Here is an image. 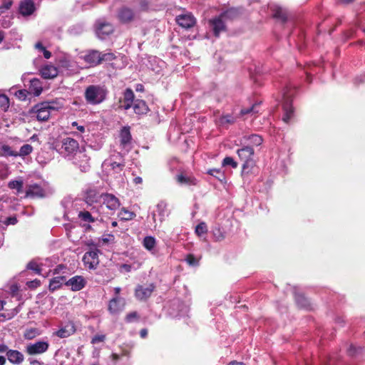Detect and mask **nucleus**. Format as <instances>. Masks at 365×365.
<instances>
[{"instance_id": "obj_1", "label": "nucleus", "mask_w": 365, "mask_h": 365, "mask_svg": "<svg viewBox=\"0 0 365 365\" xmlns=\"http://www.w3.org/2000/svg\"><path fill=\"white\" fill-rule=\"evenodd\" d=\"M60 153L68 160L79 167L82 172L88 170V158L87 155L81 152L79 148V143L71 138H65L61 141Z\"/></svg>"}, {"instance_id": "obj_2", "label": "nucleus", "mask_w": 365, "mask_h": 365, "mask_svg": "<svg viewBox=\"0 0 365 365\" xmlns=\"http://www.w3.org/2000/svg\"><path fill=\"white\" fill-rule=\"evenodd\" d=\"M107 94L108 91L104 86L91 85L86 88L84 97L87 103L95 106L103 103Z\"/></svg>"}, {"instance_id": "obj_3", "label": "nucleus", "mask_w": 365, "mask_h": 365, "mask_svg": "<svg viewBox=\"0 0 365 365\" xmlns=\"http://www.w3.org/2000/svg\"><path fill=\"white\" fill-rule=\"evenodd\" d=\"M63 108V104L60 102H43L36 105L34 110L36 113V118L39 121L47 120L52 112L57 111Z\"/></svg>"}, {"instance_id": "obj_4", "label": "nucleus", "mask_w": 365, "mask_h": 365, "mask_svg": "<svg viewBox=\"0 0 365 365\" xmlns=\"http://www.w3.org/2000/svg\"><path fill=\"white\" fill-rule=\"evenodd\" d=\"M294 89L290 86H286L282 91V108L284 114L282 120L289 123L294 115V108L292 105Z\"/></svg>"}, {"instance_id": "obj_5", "label": "nucleus", "mask_w": 365, "mask_h": 365, "mask_svg": "<svg viewBox=\"0 0 365 365\" xmlns=\"http://www.w3.org/2000/svg\"><path fill=\"white\" fill-rule=\"evenodd\" d=\"M237 154L240 158L244 160L242 175V176H245L246 174H248L252 171V169L255 165V163L252 159L254 155V150L250 146H245L241 149H239L237 150Z\"/></svg>"}, {"instance_id": "obj_6", "label": "nucleus", "mask_w": 365, "mask_h": 365, "mask_svg": "<svg viewBox=\"0 0 365 365\" xmlns=\"http://www.w3.org/2000/svg\"><path fill=\"white\" fill-rule=\"evenodd\" d=\"M58 68L66 74L78 72L80 66L70 55L63 53L59 56L56 60Z\"/></svg>"}, {"instance_id": "obj_7", "label": "nucleus", "mask_w": 365, "mask_h": 365, "mask_svg": "<svg viewBox=\"0 0 365 365\" xmlns=\"http://www.w3.org/2000/svg\"><path fill=\"white\" fill-rule=\"evenodd\" d=\"M101 251L97 248H91L83 257L84 266L88 269H96L99 264L98 255Z\"/></svg>"}, {"instance_id": "obj_8", "label": "nucleus", "mask_w": 365, "mask_h": 365, "mask_svg": "<svg viewBox=\"0 0 365 365\" xmlns=\"http://www.w3.org/2000/svg\"><path fill=\"white\" fill-rule=\"evenodd\" d=\"M95 31L98 38L105 39L113 32L114 27L106 20L99 19L95 24Z\"/></svg>"}, {"instance_id": "obj_9", "label": "nucleus", "mask_w": 365, "mask_h": 365, "mask_svg": "<svg viewBox=\"0 0 365 365\" xmlns=\"http://www.w3.org/2000/svg\"><path fill=\"white\" fill-rule=\"evenodd\" d=\"M85 202L91 210L99 209L101 205V195L95 190H89L85 195Z\"/></svg>"}, {"instance_id": "obj_10", "label": "nucleus", "mask_w": 365, "mask_h": 365, "mask_svg": "<svg viewBox=\"0 0 365 365\" xmlns=\"http://www.w3.org/2000/svg\"><path fill=\"white\" fill-rule=\"evenodd\" d=\"M49 347L46 341H38L34 343H29L26 346V351L29 355H36L45 353Z\"/></svg>"}, {"instance_id": "obj_11", "label": "nucleus", "mask_w": 365, "mask_h": 365, "mask_svg": "<svg viewBox=\"0 0 365 365\" xmlns=\"http://www.w3.org/2000/svg\"><path fill=\"white\" fill-rule=\"evenodd\" d=\"M131 134L128 127H123L120 133V146L125 153H128L131 148Z\"/></svg>"}, {"instance_id": "obj_12", "label": "nucleus", "mask_w": 365, "mask_h": 365, "mask_svg": "<svg viewBox=\"0 0 365 365\" xmlns=\"http://www.w3.org/2000/svg\"><path fill=\"white\" fill-rule=\"evenodd\" d=\"M178 24L184 29H190L192 27L195 23V19L191 13H184L176 17Z\"/></svg>"}, {"instance_id": "obj_13", "label": "nucleus", "mask_w": 365, "mask_h": 365, "mask_svg": "<svg viewBox=\"0 0 365 365\" xmlns=\"http://www.w3.org/2000/svg\"><path fill=\"white\" fill-rule=\"evenodd\" d=\"M125 305V299L123 297H113L108 303V311L112 314L122 312Z\"/></svg>"}, {"instance_id": "obj_14", "label": "nucleus", "mask_w": 365, "mask_h": 365, "mask_svg": "<svg viewBox=\"0 0 365 365\" xmlns=\"http://www.w3.org/2000/svg\"><path fill=\"white\" fill-rule=\"evenodd\" d=\"M169 212L168 210L167 204L161 201L156 205L155 210L153 213V218L155 222L157 220L162 222L168 216Z\"/></svg>"}, {"instance_id": "obj_15", "label": "nucleus", "mask_w": 365, "mask_h": 365, "mask_svg": "<svg viewBox=\"0 0 365 365\" xmlns=\"http://www.w3.org/2000/svg\"><path fill=\"white\" fill-rule=\"evenodd\" d=\"M101 203L110 210H116L120 207L119 200L112 194H101Z\"/></svg>"}, {"instance_id": "obj_16", "label": "nucleus", "mask_w": 365, "mask_h": 365, "mask_svg": "<svg viewBox=\"0 0 365 365\" xmlns=\"http://www.w3.org/2000/svg\"><path fill=\"white\" fill-rule=\"evenodd\" d=\"M76 327L73 322H68L62 325L58 331L55 332V335L59 338H66L76 332Z\"/></svg>"}, {"instance_id": "obj_17", "label": "nucleus", "mask_w": 365, "mask_h": 365, "mask_svg": "<svg viewBox=\"0 0 365 365\" xmlns=\"http://www.w3.org/2000/svg\"><path fill=\"white\" fill-rule=\"evenodd\" d=\"M100 212L99 209L91 210H82L78 214V217L82 222L92 223L98 220V216L96 214Z\"/></svg>"}, {"instance_id": "obj_18", "label": "nucleus", "mask_w": 365, "mask_h": 365, "mask_svg": "<svg viewBox=\"0 0 365 365\" xmlns=\"http://www.w3.org/2000/svg\"><path fill=\"white\" fill-rule=\"evenodd\" d=\"M154 285L150 284L148 286L139 285L136 287L135 294L137 299L144 300L148 299L154 290Z\"/></svg>"}, {"instance_id": "obj_19", "label": "nucleus", "mask_w": 365, "mask_h": 365, "mask_svg": "<svg viewBox=\"0 0 365 365\" xmlns=\"http://www.w3.org/2000/svg\"><path fill=\"white\" fill-rule=\"evenodd\" d=\"M66 286L71 287L73 291H79L86 285V281L81 276H75L66 282Z\"/></svg>"}, {"instance_id": "obj_20", "label": "nucleus", "mask_w": 365, "mask_h": 365, "mask_svg": "<svg viewBox=\"0 0 365 365\" xmlns=\"http://www.w3.org/2000/svg\"><path fill=\"white\" fill-rule=\"evenodd\" d=\"M26 196L30 197H43L45 196V191L39 185L32 184L29 186Z\"/></svg>"}, {"instance_id": "obj_21", "label": "nucleus", "mask_w": 365, "mask_h": 365, "mask_svg": "<svg viewBox=\"0 0 365 365\" xmlns=\"http://www.w3.org/2000/svg\"><path fill=\"white\" fill-rule=\"evenodd\" d=\"M134 98L133 91L130 88H126L123 93V99L121 101V107L125 110L131 108L135 101Z\"/></svg>"}, {"instance_id": "obj_22", "label": "nucleus", "mask_w": 365, "mask_h": 365, "mask_svg": "<svg viewBox=\"0 0 365 365\" xmlns=\"http://www.w3.org/2000/svg\"><path fill=\"white\" fill-rule=\"evenodd\" d=\"M83 59L91 66H96L101 63V52L93 50L83 56Z\"/></svg>"}, {"instance_id": "obj_23", "label": "nucleus", "mask_w": 365, "mask_h": 365, "mask_svg": "<svg viewBox=\"0 0 365 365\" xmlns=\"http://www.w3.org/2000/svg\"><path fill=\"white\" fill-rule=\"evenodd\" d=\"M58 68L53 65H46L41 69V74L43 78L50 79L57 76Z\"/></svg>"}, {"instance_id": "obj_24", "label": "nucleus", "mask_w": 365, "mask_h": 365, "mask_svg": "<svg viewBox=\"0 0 365 365\" xmlns=\"http://www.w3.org/2000/svg\"><path fill=\"white\" fill-rule=\"evenodd\" d=\"M35 10L34 4L32 0H23L19 6L20 13L23 16L31 15Z\"/></svg>"}, {"instance_id": "obj_25", "label": "nucleus", "mask_w": 365, "mask_h": 365, "mask_svg": "<svg viewBox=\"0 0 365 365\" xmlns=\"http://www.w3.org/2000/svg\"><path fill=\"white\" fill-rule=\"evenodd\" d=\"M224 20L225 19L222 17V15H220L219 17L210 21V24L212 27L215 36H218L220 33L225 30V26Z\"/></svg>"}, {"instance_id": "obj_26", "label": "nucleus", "mask_w": 365, "mask_h": 365, "mask_svg": "<svg viewBox=\"0 0 365 365\" xmlns=\"http://www.w3.org/2000/svg\"><path fill=\"white\" fill-rule=\"evenodd\" d=\"M125 165L122 163H117L112 160H106L103 163V167L108 170L109 171L113 170L115 173L121 172Z\"/></svg>"}, {"instance_id": "obj_27", "label": "nucleus", "mask_w": 365, "mask_h": 365, "mask_svg": "<svg viewBox=\"0 0 365 365\" xmlns=\"http://www.w3.org/2000/svg\"><path fill=\"white\" fill-rule=\"evenodd\" d=\"M5 304L6 302L4 301H0V317H2L4 319H10L19 312V309L17 308L12 309H4Z\"/></svg>"}, {"instance_id": "obj_28", "label": "nucleus", "mask_w": 365, "mask_h": 365, "mask_svg": "<svg viewBox=\"0 0 365 365\" xmlns=\"http://www.w3.org/2000/svg\"><path fill=\"white\" fill-rule=\"evenodd\" d=\"M6 356L9 359V361L15 364H21L24 359V356L23 354H21L20 351L16 350H9L6 352Z\"/></svg>"}, {"instance_id": "obj_29", "label": "nucleus", "mask_w": 365, "mask_h": 365, "mask_svg": "<svg viewBox=\"0 0 365 365\" xmlns=\"http://www.w3.org/2000/svg\"><path fill=\"white\" fill-rule=\"evenodd\" d=\"M132 107L133 108L134 112L138 115L146 114L149 110L146 103L139 99L135 100Z\"/></svg>"}, {"instance_id": "obj_30", "label": "nucleus", "mask_w": 365, "mask_h": 365, "mask_svg": "<svg viewBox=\"0 0 365 365\" xmlns=\"http://www.w3.org/2000/svg\"><path fill=\"white\" fill-rule=\"evenodd\" d=\"M29 92L35 96H39L43 90L42 83L38 78H33L30 80V85L29 88Z\"/></svg>"}, {"instance_id": "obj_31", "label": "nucleus", "mask_w": 365, "mask_h": 365, "mask_svg": "<svg viewBox=\"0 0 365 365\" xmlns=\"http://www.w3.org/2000/svg\"><path fill=\"white\" fill-rule=\"evenodd\" d=\"M215 122L218 126L227 127L235 122V118L230 114L222 115L217 118Z\"/></svg>"}, {"instance_id": "obj_32", "label": "nucleus", "mask_w": 365, "mask_h": 365, "mask_svg": "<svg viewBox=\"0 0 365 365\" xmlns=\"http://www.w3.org/2000/svg\"><path fill=\"white\" fill-rule=\"evenodd\" d=\"M149 67L155 73H160L162 68L165 65V62L160 61L156 57H150L149 58Z\"/></svg>"}, {"instance_id": "obj_33", "label": "nucleus", "mask_w": 365, "mask_h": 365, "mask_svg": "<svg viewBox=\"0 0 365 365\" xmlns=\"http://www.w3.org/2000/svg\"><path fill=\"white\" fill-rule=\"evenodd\" d=\"M135 14L128 8H123L118 13V18L123 22H128L134 18Z\"/></svg>"}, {"instance_id": "obj_34", "label": "nucleus", "mask_w": 365, "mask_h": 365, "mask_svg": "<svg viewBox=\"0 0 365 365\" xmlns=\"http://www.w3.org/2000/svg\"><path fill=\"white\" fill-rule=\"evenodd\" d=\"M66 278L64 276H57L51 279L49 283L50 290L54 291L61 287L63 284H66Z\"/></svg>"}, {"instance_id": "obj_35", "label": "nucleus", "mask_w": 365, "mask_h": 365, "mask_svg": "<svg viewBox=\"0 0 365 365\" xmlns=\"http://www.w3.org/2000/svg\"><path fill=\"white\" fill-rule=\"evenodd\" d=\"M1 157H17V151L13 150L8 145H1L0 146Z\"/></svg>"}, {"instance_id": "obj_36", "label": "nucleus", "mask_w": 365, "mask_h": 365, "mask_svg": "<svg viewBox=\"0 0 365 365\" xmlns=\"http://www.w3.org/2000/svg\"><path fill=\"white\" fill-rule=\"evenodd\" d=\"M274 16L278 19H280L282 22H284L287 18V13L283 8L276 6L273 9Z\"/></svg>"}, {"instance_id": "obj_37", "label": "nucleus", "mask_w": 365, "mask_h": 365, "mask_svg": "<svg viewBox=\"0 0 365 365\" xmlns=\"http://www.w3.org/2000/svg\"><path fill=\"white\" fill-rule=\"evenodd\" d=\"M45 264L43 262H38L36 260H32L27 264V268L34 271L38 274H41L42 268Z\"/></svg>"}, {"instance_id": "obj_38", "label": "nucleus", "mask_w": 365, "mask_h": 365, "mask_svg": "<svg viewBox=\"0 0 365 365\" xmlns=\"http://www.w3.org/2000/svg\"><path fill=\"white\" fill-rule=\"evenodd\" d=\"M240 12L238 9L231 8L223 12L221 15L225 19H232L240 15Z\"/></svg>"}, {"instance_id": "obj_39", "label": "nucleus", "mask_w": 365, "mask_h": 365, "mask_svg": "<svg viewBox=\"0 0 365 365\" xmlns=\"http://www.w3.org/2000/svg\"><path fill=\"white\" fill-rule=\"evenodd\" d=\"M156 245V240L153 237L147 236L143 240V246L146 250L153 252Z\"/></svg>"}, {"instance_id": "obj_40", "label": "nucleus", "mask_w": 365, "mask_h": 365, "mask_svg": "<svg viewBox=\"0 0 365 365\" xmlns=\"http://www.w3.org/2000/svg\"><path fill=\"white\" fill-rule=\"evenodd\" d=\"M135 215L125 208H122L118 213V217L121 220L128 221L132 220Z\"/></svg>"}, {"instance_id": "obj_41", "label": "nucleus", "mask_w": 365, "mask_h": 365, "mask_svg": "<svg viewBox=\"0 0 365 365\" xmlns=\"http://www.w3.org/2000/svg\"><path fill=\"white\" fill-rule=\"evenodd\" d=\"M33 151V147L29 144H24L22 145L19 152H17V157L24 158L29 155Z\"/></svg>"}, {"instance_id": "obj_42", "label": "nucleus", "mask_w": 365, "mask_h": 365, "mask_svg": "<svg viewBox=\"0 0 365 365\" xmlns=\"http://www.w3.org/2000/svg\"><path fill=\"white\" fill-rule=\"evenodd\" d=\"M178 182L180 184H187V185H195L196 180L191 177H187L183 175H179L177 177Z\"/></svg>"}, {"instance_id": "obj_43", "label": "nucleus", "mask_w": 365, "mask_h": 365, "mask_svg": "<svg viewBox=\"0 0 365 365\" xmlns=\"http://www.w3.org/2000/svg\"><path fill=\"white\" fill-rule=\"evenodd\" d=\"M207 174L216 178L221 182L222 180H224L225 178L224 173H222L221 169H217V168L210 169L207 170Z\"/></svg>"}, {"instance_id": "obj_44", "label": "nucleus", "mask_w": 365, "mask_h": 365, "mask_svg": "<svg viewBox=\"0 0 365 365\" xmlns=\"http://www.w3.org/2000/svg\"><path fill=\"white\" fill-rule=\"evenodd\" d=\"M118 57L115 55V53L111 51H108L106 53H101V63L102 62H110Z\"/></svg>"}, {"instance_id": "obj_45", "label": "nucleus", "mask_w": 365, "mask_h": 365, "mask_svg": "<svg viewBox=\"0 0 365 365\" xmlns=\"http://www.w3.org/2000/svg\"><path fill=\"white\" fill-rule=\"evenodd\" d=\"M11 93L14 94L16 98H18L21 101H24L27 98V91L26 90H16L15 88H11L10 89Z\"/></svg>"}, {"instance_id": "obj_46", "label": "nucleus", "mask_w": 365, "mask_h": 365, "mask_svg": "<svg viewBox=\"0 0 365 365\" xmlns=\"http://www.w3.org/2000/svg\"><path fill=\"white\" fill-rule=\"evenodd\" d=\"M207 232V227L205 222H201L195 227V233L199 237Z\"/></svg>"}, {"instance_id": "obj_47", "label": "nucleus", "mask_w": 365, "mask_h": 365, "mask_svg": "<svg viewBox=\"0 0 365 365\" xmlns=\"http://www.w3.org/2000/svg\"><path fill=\"white\" fill-rule=\"evenodd\" d=\"M10 189L16 190L18 192L22 190L23 182L21 180H12L9 182L8 185Z\"/></svg>"}, {"instance_id": "obj_48", "label": "nucleus", "mask_w": 365, "mask_h": 365, "mask_svg": "<svg viewBox=\"0 0 365 365\" xmlns=\"http://www.w3.org/2000/svg\"><path fill=\"white\" fill-rule=\"evenodd\" d=\"M248 140L250 143L253 145L258 146L262 144V138L260 135L253 134L249 136Z\"/></svg>"}, {"instance_id": "obj_49", "label": "nucleus", "mask_w": 365, "mask_h": 365, "mask_svg": "<svg viewBox=\"0 0 365 365\" xmlns=\"http://www.w3.org/2000/svg\"><path fill=\"white\" fill-rule=\"evenodd\" d=\"M38 335H39V332L36 329H30L25 331L24 336L26 339H32Z\"/></svg>"}, {"instance_id": "obj_50", "label": "nucleus", "mask_w": 365, "mask_h": 365, "mask_svg": "<svg viewBox=\"0 0 365 365\" xmlns=\"http://www.w3.org/2000/svg\"><path fill=\"white\" fill-rule=\"evenodd\" d=\"M258 104H255L252 107L249 108H243L241 110L240 113L242 115H246V114H254L259 112L258 109Z\"/></svg>"}, {"instance_id": "obj_51", "label": "nucleus", "mask_w": 365, "mask_h": 365, "mask_svg": "<svg viewBox=\"0 0 365 365\" xmlns=\"http://www.w3.org/2000/svg\"><path fill=\"white\" fill-rule=\"evenodd\" d=\"M222 166H231L233 168H236L237 167V163L234 160L232 157H226L224 158L222 163Z\"/></svg>"}, {"instance_id": "obj_52", "label": "nucleus", "mask_w": 365, "mask_h": 365, "mask_svg": "<svg viewBox=\"0 0 365 365\" xmlns=\"http://www.w3.org/2000/svg\"><path fill=\"white\" fill-rule=\"evenodd\" d=\"M9 98L6 96L0 95V106L3 110H6L9 107Z\"/></svg>"}, {"instance_id": "obj_53", "label": "nucleus", "mask_w": 365, "mask_h": 365, "mask_svg": "<svg viewBox=\"0 0 365 365\" xmlns=\"http://www.w3.org/2000/svg\"><path fill=\"white\" fill-rule=\"evenodd\" d=\"M213 235L216 241H221L225 238V235L220 228L213 230Z\"/></svg>"}, {"instance_id": "obj_54", "label": "nucleus", "mask_w": 365, "mask_h": 365, "mask_svg": "<svg viewBox=\"0 0 365 365\" xmlns=\"http://www.w3.org/2000/svg\"><path fill=\"white\" fill-rule=\"evenodd\" d=\"M185 261L191 266H197L198 264V260L192 255H188L185 258Z\"/></svg>"}, {"instance_id": "obj_55", "label": "nucleus", "mask_w": 365, "mask_h": 365, "mask_svg": "<svg viewBox=\"0 0 365 365\" xmlns=\"http://www.w3.org/2000/svg\"><path fill=\"white\" fill-rule=\"evenodd\" d=\"M106 336L104 334H97L94 336L91 339V344H95L100 342L104 341Z\"/></svg>"}, {"instance_id": "obj_56", "label": "nucleus", "mask_w": 365, "mask_h": 365, "mask_svg": "<svg viewBox=\"0 0 365 365\" xmlns=\"http://www.w3.org/2000/svg\"><path fill=\"white\" fill-rule=\"evenodd\" d=\"M12 4L11 0H4V3L0 6V13L4 12L6 10L10 9Z\"/></svg>"}, {"instance_id": "obj_57", "label": "nucleus", "mask_w": 365, "mask_h": 365, "mask_svg": "<svg viewBox=\"0 0 365 365\" xmlns=\"http://www.w3.org/2000/svg\"><path fill=\"white\" fill-rule=\"evenodd\" d=\"M138 316L137 312H133L128 314L125 317V321L128 323L133 322L138 319Z\"/></svg>"}, {"instance_id": "obj_58", "label": "nucleus", "mask_w": 365, "mask_h": 365, "mask_svg": "<svg viewBox=\"0 0 365 365\" xmlns=\"http://www.w3.org/2000/svg\"><path fill=\"white\" fill-rule=\"evenodd\" d=\"M131 269V265L128 264H122L119 267V271L122 273L130 272Z\"/></svg>"}, {"instance_id": "obj_59", "label": "nucleus", "mask_w": 365, "mask_h": 365, "mask_svg": "<svg viewBox=\"0 0 365 365\" xmlns=\"http://www.w3.org/2000/svg\"><path fill=\"white\" fill-rule=\"evenodd\" d=\"M135 2L139 4L140 10H145L148 8V0H135Z\"/></svg>"}, {"instance_id": "obj_60", "label": "nucleus", "mask_w": 365, "mask_h": 365, "mask_svg": "<svg viewBox=\"0 0 365 365\" xmlns=\"http://www.w3.org/2000/svg\"><path fill=\"white\" fill-rule=\"evenodd\" d=\"M72 128H76V129L81 133H85L86 128L83 125H79L76 121H73L71 123Z\"/></svg>"}, {"instance_id": "obj_61", "label": "nucleus", "mask_w": 365, "mask_h": 365, "mask_svg": "<svg viewBox=\"0 0 365 365\" xmlns=\"http://www.w3.org/2000/svg\"><path fill=\"white\" fill-rule=\"evenodd\" d=\"M26 285L29 288H36L40 285V281L38 279H34L32 281L27 282Z\"/></svg>"}, {"instance_id": "obj_62", "label": "nucleus", "mask_w": 365, "mask_h": 365, "mask_svg": "<svg viewBox=\"0 0 365 365\" xmlns=\"http://www.w3.org/2000/svg\"><path fill=\"white\" fill-rule=\"evenodd\" d=\"M17 223V219L16 217H9L6 219L4 224L6 225H16Z\"/></svg>"}, {"instance_id": "obj_63", "label": "nucleus", "mask_w": 365, "mask_h": 365, "mask_svg": "<svg viewBox=\"0 0 365 365\" xmlns=\"http://www.w3.org/2000/svg\"><path fill=\"white\" fill-rule=\"evenodd\" d=\"M297 302L298 304H300L302 307H306L307 304V299L303 297H297Z\"/></svg>"}, {"instance_id": "obj_64", "label": "nucleus", "mask_w": 365, "mask_h": 365, "mask_svg": "<svg viewBox=\"0 0 365 365\" xmlns=\"http://www.w3.org/2000/svg\"><path fill=\"white\" fill-rule=\"evenodd\" d=\"M35 48L40 52H42L46 49V48L43 46V44L41 42H37L35 44Z\"/></svg>"}]
</instances>
